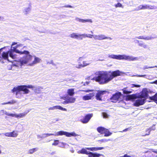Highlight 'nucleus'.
Here are the masks:
<instances>
[{"mask_svg":"<svg viewBox=\"0 0 157 157\" xmlns=\"http://www.w3.org/2000/svg\"><path fill=\"white\" fill-rule=\"evenodd\" d=\"M124 73L117 70L114 71H98L95 73L96 76L93 79L100 84H104L108 83L115 77L121 75Z\"/></svg>","mask_w":157,"mask_h":157,"instance_id":"f257e3e1","label":"nucleus"},{"mask_svg":"<svg viewBox=\"0 0 157 157\" xmlns=\"http://www.w3.org/2000/svg\"><path fill=\"white\" fill-rule=\"evenodd\" d=\"M148 96L147 93L143 90L141 95V97L138 98L135 94H133L128 95L126 97V98L128 100H133L138 98L134 103V105L135 106L138 107L143 105L144 103L146 98Z\"/></svg>","mask_w":157,"mask_h":157,"instance_id":"f03ea898","label":"nucleus"},{"mask_svg":"<svg viewBox=\"0 0 157 157\" xmlns=\"http://www.w3.org/2000/svg\"><path fill=\"white\" fill-rule=\"evenodd\" d=\"M16 53L20 54H25L22 58L20 60V63L21 66L25 64H27L29 66V64L31 63V61L33 59V56L29 54V52L26 50L23 51H20L18 50L15 49Z\"/></svg>","mask_w":157,"mask_h":157,"instance_id":"7ed1b4c3","label":"nucleus"},{"mask_svg":"<svg viewBox=\"0 0 157 157\" xmlns=\"http://www.w3.org/2000/svg\"><path fill=\"white\" fill-rule=\"evenodd\" d=\"M13 93L16 92V97L18 98H21L22 94H26L29 92V90L27 89V85L18 86L14 87L12 90Z\"/></svg>","mask_w":157,"mask_h":157,"instance_id":"20e7f679","label":"nucleus"},{"mask_svg":"<svg viewBox=\"0 0 157 157\" xmlns=\"http://www.w3.org/2000/svg\"><path fill=\"white\" fill-rule=\"evenodd\" d=\"M108 57L109 58L118 60L124 59L129 61H133L138 60L137 57H134L132 56H127L126 55H115L112 54L109 55Z\"/></svg>","mask_w":157,"mask_h":157,"instance_id":"39448f33","label":"nucleus"},{"mask_svg":"<svg viewBox=\"0 0 157 157\" xmlns=\"http://www.w3.org/2000/svg\"><path fill=\"white\" fill-rule=\"evenodd\" d=\"M86 148H82L81 150L78 151V153L79 154H85L88 155L89 157H99L102 155L101 154L97 153H93L87 151V149Z\"/></svg>","mask_w":157,"mask_h":157,"instance_id":"423d86ee","label":"nucleus"},{"mask_svg":"<svg viewBox=\"0 0 157 157\" xmlns=\"http://www.w3.org/2000/svg\"><path fill=\"white\" fill-rule=\"evenodd\" d=\"M51 135L54 136H62L64 135L67 137H70L71 136H76L78 135L75 133V132H64L63 131H60L57 132L54 134L53 133H51Z\"/></svg>","mask_w":157,"mask_h":157,"instance_id":"0eeeda50","label":"nucleus"},{"mask_svg":"<svg viewBox=\"0 0 157 157\" xmlns=\"http://www.w3.org/2000/svg\"><path fill=\"white\" fill-rule=\"evenodd\" d=\"M22 45H23L21 44H17L15 47H13L12 46L10 52V57L13 59H15L16 58L15 55L14 54V52H16L14 50L15 49H16V50H17V48L19 46H22Z\"/></svg>","mask_w":157,"mask_h":157,"instance_id":"6e6552de","label":"nucleus"},{"mask_svg":"<svg viewBox=\"0 0 157 157\" xmlns=\"http://www.w3.org/2000/svg\"><path fill=\"white\" fill-rule=\"evenodd\" d=\"M121 93L120 92H118L113 95L110 98L112 102H116L117 101L120 97L121 96Z\"/></svg>","mask_w":157,"mask_h":157,"instance_id":"1a4fd4ad","label":"nucleus"},{"mask_svg":"<svg viewBox=\"0 0 157 157\" xmlns=\"http://www.w3.org/2000/svg\"><path fill=\"white\" fill-rule=\"evenodd\" d=\"M27 88H32V90L35 93L39 94L41 92V89H43V88L40 86H33L31 85H27Z\"/></svg>","mask_w":157,"mask_h":157,"instance_id":"9d476101","label":"nucleus"},{"mask_svg":"<svg viewBox=\"0 0 157 157\" xmlns=\"http://www.w3.org/2000/svg\"><path fill=\"white\" fill-rule=\"evenodd\" d=\"M93 116V114H89L86 115L85 117L81 120V121L83 124L87 123Z\"/></svg>","mask_w":157,"mask_h":157,"instance_id":"9b49d317","label":"nucleus"},{"mask_svg":"<svg viewBox=\"0 0 157 157\" xmlns=\"http://www.w3.org/2000/svg\"><path fill=\"white\" fill-rule=\"evenodd\" d=\"M33 57H34V59L31 63L29 64V66H33L36 63H40L41 61V59L39 57L36 56H34Z\"/></svg>","mask_w":157,"mask_h":157,"instance_id":"f8f14e48","label":"nucleus"},{"mask_svg":"<svg viewBox=\"0 0 157 157\" xmlns=\"http://www.w3.org/2000/svg\"><path fill=\"white\" fill-rule=\"evenodd\" d=\"M106 91H99L98 92V93L96 94V98L97 100L101 101L102 100L101 96H102L105 94L106 92Z\"/></svg>","mask_w":157,"mask_h":157,"instance_id":"ddd939ff","label":"nucleus"},{"mask_svg":"<svg viewBox=\"0 0 157 157\" xmlns=\"http://www.w3.org/2000/svg\"><path fill=\"white\" fill-rule=\"evenodd\" d=\"M64 100H67V103L70 104L74 103L76 99L74 97L67 96L64 98Z\"/></svg>","mask_w":157,"mask_h":157,"instance_id":"4468645a","label":"nucleus"},{"mask_svg":"<svg viewBox=\"0 0 157 157\" xmlns=\"http://www.w3.org/2000/svg\"><path fill=\"white\" fill-rule=\"evenodd\" d=\"M59 109L63 111H67V110L66 109L62 107L60 105H56L53 107H50L48 108V109L50 110H54L55 109Z\"/></svg>","mask_w":157,"mask_h":157,"instance_id":"2eb2a0df","label":"nucleus"},{"mask_svg":"<svg viewBox=\"0 0 157 157\" xmlns=\"http://www.w3.org/2000/svg\"><path fill=\"white\" fill-rule=\"evenodd\" d=\"M95 94L92 93L87 94L82 97V99L84 100H88L91 99V98L94 96Z\"/></svg>","mask_w":157,"mask_h":157,"instance_id":"dca6fc26","label":"nucleus"},{"mask_svg":"<svg viewBox=\"0 0 157 157\" xmlns=\"http://www.w3.org/2000/svg\"><path fill=\"white\" fill-rule=\"evenodd\" d=\"M75 20L77 21L81 22L83 23H85L86 22H92V21L90 19H80L78 17H76L75 19Z\"/></svg>","mask_w":157,"mask_h":157,"instance_id":"f3484780","label":"nucleus"},{"mask_svg":"<svg viewBox=\"0 0 157 157\" xmlns=\"http://www.w3.org/2000/svg\"><path fill=\"white\" fill-rule=\"evenodd\" d=\"M28 112L27 113H19L18 114H12V113L11 117H15L17 118L20 117V118H22L25 117Z\"/></svg>","mask_w":157,"mask_h":157,"instance_id":"a211bd4d","label":"nucleus"},{"mask_svg":"<svg viewBox=\"0 0 157 157\" xmlns=\"http://www.w3.org/2000/svg\"><path fill=\"white\" fill-rule=\"evenodd\" d=\"M86 149L89 150H90L92 151H97L98 150H101L104 149V147H86Z\"/></svg>","mask_w":157,"mask_h":157,"instance_id":"6ab92c4d","label":"nucleus"},{"mask_svg":"<svg viewBox=\"0 0 157 157\" xmlns=\"http://www.w3.org/2000/svg\"><path fill=\"white\" fill-rule=\"evenodd\" d=\"M99 40H102L106 39H109L110 40H111L112 39V38L106 36L103 34L99 35Z\"/></svg>","mask_w":157,"mask_h":157,"instance_id":"aec40b11","label":"nucleus"},{"mask_svg":"<svg viewBox=\"0 0 157 157\" xmlns=\"http://www.w3.org/2000/svg\"><path fill=\"white\" fill-rule=\"evenodd\" d=\"M31 10V6L29 4V6L28 7L25 8L24 10V13L25 14H27L29 13Z\"/></svg>","mask_w":157,"mask_h":157,"instance_id":"412c9836","label":"nucleus"},{"mask_svg":"<svg viewBox=\"0 0 157 157\" xmlns=\"http://www.w3.org/2000/svg\"><path fill=\"white\" fill-rule=\"evenodd\" d=\"M155 125H153L151 127L147 129V131H148V133H146L145 135H143V136H145L147 135H149L150 134V132L151 130H155Z\"/></svg>","mask_w":157,"mask_h":157,"instance_id":"4be33fe9","label":"nucleus"},{"mask_svg":"<svg viewBox=\"0 0 157 157\" xmlns=\"http://www.w3.org/2000/svg\"><path fill=\"white\" fill-rule=\"evenodd\" d=\"M105 129L106 128H105L100 127L98 128L97 130L98 132L101 134H102L104 133Z\"/></svg>","mask_w":157,"mask_h":157,"instance_id":"5701e85b","label":"nucleus"},{"mask_svg":"<svg viewBox=\"0 0 157 157\" xmlns=\"http://www.w3.org/2000/svg\"><path fill=\"white\" fill-rule=\"evenodd\" d=\"M157 8V7L154 6H151L148 4L146 5V9L155 10Z\"/></svg>","mask_w":157,"mask_h":157,"instance_id":"b1692460","label":"nucleus"},{"mask_svg":"<svg viewBox=\"0 0 157 157\" xmlns=\"http://www.w3.org/2000/svg\"><path fill=\"white\" fill-rule=\"evenodd\" d=\"M0 114L1 115H3L4 114L10 116H11L12 113H10L6 112L5 110L2 109L0 111Z\"/></svg>","mask_w":157,"mask_h":157,"instance_id":"393cba45","label":"nucleus"},{"mask_svg":"<svg viewBox=\"0 0 157 157\" xmlns=\"http://www.w3.org/2000/svg\"><path fill=\"white\" fill-rule=\"evenodd\" d=\"M74 91L73 89H69L67 90V93L70 96H72L75 94Z\"/></svg>","mask_w":157,"mask_h":157,"instance_id":"a878e982","label":"nucleus"},{"mask_svg":"<svg viewBox=\"0 0 157 157\" xmlns=\"http://www.w3.org/2000/svg\"><path fill=\"white\" fill-rule=\"evenodd\" d=\"M145 9H146V5H140L138 7L137 9H136L135 10L138 11L141 10Z\"/></svg>","mask_w":157,"mask_h":157,"instance_id":"bb28decb","label":"nucleus"},{"mask_svg":"<svg viewBox=\"0 0 157 157\" xmlns=\"http://www.w3.org/2000/svg\"><path fill=\"white\" fill-rule=\"evenodd\" d=\"M38 150V147H36L33 148H32L30 149L28 152V153L32 154L34 152L37 151Z\"/></svg>","mask_w":157,"mask_h":157,"instance_id":"cd10ccee","label":"nucleus"},{"mask_svg":"<svg viewBox=\"0 0 157 157\" xmlns=\"http://www.w3.org/2000/svg\"><path fill=\"white\" fill-rule=\"evenodd\" d=\"M104 134H105V136H110L112 133L110 132L108 129L106 128Z\"/></svg>","mask_w":157,"mask_h":157,"instance_id":"c85d7f7f","label":"nucleus"},{"mask_svg":"<svg viewBox=\"0 0 157 157\" xmlns=\"http://www.w3.org/2000/svg\"><path fill=\"white\" fill-rule=\"evenodd\" d=\"M150 99L157 102V93L155 94L153 96L150 97Z\"/></svg>","mask_w":157,"mask_h":157,"instance_id":"c756f323","label":"nucleus"},{"mask_svg":"<svg viewBox=\"0 0 157 157\" xmlns=\"http://www.w3.org/2000/svg\"><path fill=\"white\" fill-rule=\"evenodd\" d=\"M83 38H84V34H77V39L82 40Z\"/></svg>","mask_w":157,"mask_h":157,"instance_id":"7c9ffc66","label":"nucleus"},{"mask_svg":"<svg viewBox=\"0 0 157 157\" xmlns=\"http://www.w3.org/2000/svg\"><path fill=\"white\" fill-rule=\"evenodd\" d=\"M77 33H73L71 34L69 36L71 38L77 39Z\"/></svg>","mask_w":157,"mask_h":157,"instance_id":"2f4dec72","label":"nucleus"},{"mask_svg":"<svg viewBox=\"0 0 157 157\" xmlns=\"http://www.w3.org/2000/svg\"><path fill=\"white\" fill-rule=\"evenodd\" d=\"M155 38V37H152L151 36H149L144 37V40H149L154 39Z\"/></svg>","mask_w":157,"mask_h":157,"instance_id":"473e14b6","label":"nucleus"},{"mask_svg":"<svg viewBox=\"0 0 157 157\" xmlns=\"http://www.w3.org/2000/svg\"><path fill=\"white\" fill-rule=\"evenodd\" d=\"M122 90L123 93L124 94H129L132 93V91L128 90L126 88H124Z\"/></svg>","mask_w":157,"mask_h":157,"instance_id":"72a5a7b5","label":"nucleus"},{"mask_svg":"<svg viewBox=\"0 0 157 157\" xmlns=\"http://www.w3.org/2000/svg\"><path fill=\"white\" fill-rule=\"evenodd\" d=\"M10 137H16L18 135L14 131L10 132Z\"/></svg>","mask_w":157,"mask_h":157,"instance_id":"f704fd0d","label":"nucleus"},{"mask_svg":"<svg viewBox=\"0 0 157 157\" xmlns=\"http://www.w3.org/2000/svg\"><path fill=\"white\" fill-rule=\"evenodd\" d=\"M138 45L141 47H143L144 48H146L147 47V44H145L144 43H139Z\"/></svg>","mask_w":157,"mask_h":157,"instance_id":"c9c22d12","label":"nucleus"},{"mask_svg":"<svg viewBox=\"0 0 157 157\" xmlns=\"http://www.w3.org/2000/svg\"><path fill=\"white\" fill-rule=\"evenodd\" d=\"M93 36L94 35H93L84 34V38L87 37L90 38H92L93 37Z\"/></svg>","mask_w":157,"mask_h":157,"instance_id":"e433bc0d","label":"nucleus"},{"mask_svg":"<svg viewBox=\"0 0 157 157\" xmlns=\"http://www.w3.org/2000/svg\"><path fill=\"white\" fill-rule=\"evenodd\" d=\"M84 67H86L88 65H89L90 64V63L89 62L86 61H83L82 63Z\"/></svg>","mask_w":157,"mask_h":157,"instance_id":"4c0bfd02","label":"nucleus"},{"mask_svg":"<svg viewBox=\"0 0 157 157\" xmlns=\"http://www.w3.org/2000/svg\"><path fill=\"white\" fill-rule=\"evenodd\" d=\"M154 67H157V66H154V67H148V66L145 65V66H144V67H143V69L144 70H145L146 69L152 68H153Z\"/></svg>","mask_w":157,"mask_h":157,"instance_id":"58836bf2","label":"nucleus"},{"mask_svg":"<svg viewBox=\"0 0 157 157\" xmlns=\"http://www.w3.org/2000/svg\"><path fill=\"white\" fill-rule=\"evenodd\" d=\"M110 140H109V139L107 140V139H101V140H99L98 141L99 142H100L101 143H104V142H107L108 141H110Z\"/></svg>","mask_w":157,"mask_h":157,"instance_id":"ea45409f","label":"nucleus"},{"mask_svg":"<svg viewBox=\"0 0 157 157\" xmlns=\"http://www.w3.org/2000/svg\"><path fill=\"white\" fill-rule=\"evenodd\" d=\"M17 101L15 100H12L11 101L8 102V104H13L16 103Z\"/></svg>","mask_w":157,"mask_h":157,"instance_id":"a19ab883","label":"nucleus"},{"mask_svg":"<svg viewBox=\"0 0 157 157\" xmlns=\"http://www.w3.org/2000/svg\"><path fill=\"white\" fill-rule=\"evenodd\" d=\"M66 144L64 143L63 142L60 143L59 144L58 146L61 147H64L65 145Z\"/></svg>","mask_w":157,"mask_h":157,"instance_id":"79ce46f5","label":"nucleus"},{"mask_svg":"<svg viewBox=\"0 0 157 157\" xmlns=\"http://www.w3.org/2000/svg\"><path fill=\"white\" fill-rule=\"evenodd\" d=\"M115 7L116 8L117 7H122V4L119 3H118L117 4H116L115 5Z\"/></svg>","mask_w":157,"mask_h":157,"instance_id":"37998d69","label":"nucleus"},{"mask_svg":"<svg viewBox=\"0 0 157 157\" xmlns=\"http://www.w3.org/2000/svg\"><path fill=\"white\" fill-rule=\"evenodd\" d=\"M76 67L78 68H80L81 67H84V66L83 64H79L78 65H77Z\"/></svg>","mask_w":157,"mask_h":157,"instance_id":"c03bdc74","label":"nucleus"},{"mask_svg":"<svg viewBox=\"0 0 157 157\" xmlns=\"http://www.w3.org/2000/svg\"><path fill=\"white\" fill-rule=\"evenodd\" d=\"M59 141L58 140H54V142L52 143V145H55L56 146L58 144Z\"/></svg>","mask_w":157,"mask_h":157,"instance_id":"a18cd8bd","label":"nucleus"},{"mask_svg":"<svg viewBox=\"0 0 157 157\" xmlns=\"http://www.w3.org/2000/svg\"><path fill=\"white\" fill-rule=\"evenodd\" d=\"M102 115L103 117L104 118H106L108 117V115L105 113H102Z\"/></svg>","mask_w":157,"mask_h":157,"instance_id":"49530a36","label":"nucleus"},{"mask_svg":"<svg viewBox=\"0 0 157 157\" xmlns=\"http://www.w3.org/2000/svg\"><path fill=\"white\" fill-rule=\"evenodd\" d=\"M140 86L139 85H136L134 84H132L131 85V87L133 88L134 87H139Z\"/></svg>","mask_w":157,"mask_h":157,"instance_id":"de8ad7c7","label":"nucleus"},{"mask_svg":"<svg viewBox=\"0 0 157 157\" xmlns=\"http://www.w3.org/2000/svg\"><path fill=\"white\" fill-rule=\"evenodd\" d=\"M39 32L40 33H46V31L45 29H43L41 30H38Z\"/></svg>","mask_w":157,"mask_h":157,"instance_id":"09e8293b","label":"nucleus"},{"mask_svg":"<svg viewBox=\"0 0 157 157\" xmlns=\"http://www.w3.org/2000/svg\"><path fill=\"white\" fill-rule=\"evenodd\" d=\"M134 76H136L138 77H144V78H147L146 77V75H134Z\"/></svg>","mask_w":157,"mask_h":157,"instance_id":"8fccbe9b","label":"nucleus"},{"mask_svg":"<svg viewBox=\"0 0 157 157\" xmlns=\"http://www.w3.org/2000/svg\"><path fill=\"white\" fill-rule=\"evenodd\" d=\"M99 35H94L93 36V38L95 40H99Z\"/></svg>","mask_w":157,"mask_h":157,"instance_id":"3c124183","label":"nucleus"},{"mask_svg":"<svg viewBox=\"0 0 157 157\" xmlns=\"http://www.w3.org/2000/svg\"><path fill=\"white\" fill-rule=\"evenodd\" d=\"M10 132L4 133L3 134H4L6 136L10 137Z\"/></svg>","mask_w":157,"mask_h":157,"instance_id":"603ef678","label":"nucleus"},{"mask_svg":"<svg viewBox=\"0 0 157 157\" xmlns=\"http://www.w3.org/2000/svg\"><path fill=\"white\" fill-rule=\"evenodd\" d=\"M133 1H129L128 3H126V4L128 5H129L130 6H131L133 4Z\"/></svg>","mask_w":157,"mask_h":157,"instance_id":"864d4df0","label":"nucleus"},{"mask_svg":"<svg viewBox=\"0 0 157 157\" xmlns=\"http://www.w3.org/2000/svg\"><path fill=\"white\" fill-rule=\"evenodd\" d=\"M136 38L138 39L144 40V37L143 36H139L138 37H136Z\"/></svg>","mask_w":157,"mask_h":157,"instance_id":"5fc2aeb1","label":"nucleus"},{"mask_svg":"<svg viewBox=\"0 0 157 157\" xmlns=\"http://www.w3.org/2000/svg\"><path fill=\"white\" fill-rule=\"evenodd\" d=\"M47 137L46 134H42V136H40V138H44Z\"/></svg>","mask_w":157,"mask_h":157,"instance_id":"6e6d98bb","label":"nucleus"},{"mask_svg":"<svg viewBox=\"0 0 157 157\" xmlns=\"http://www.w3.org/2000/svg\"><path fill=\"white\" fill-rule=\"evenodd\" d=\"M63 7H66V8H67V7H69V8H73V7L71 5H67V6H63Z\"/></svg>","mask_w":157,"mask_h":157,"instance_id":"4d7b16f0","label":"nucleus"},{"mask_svg":"<svg viewBox=\"0 0 157 157\" xmlns=\"http://www.w3.org/2000/svg\"><path fill=\"white\" fill-rule=\"evenodd\" d=\"M93 91L92 90H82V91H85L86 92H92Z\"/></svg>","mask_w":157,"mask_h":157,"instance_id":"13d9d810","label":"nucleus"},{"mask_svg":"<svg viewBox=\"0 0 157 157\" xmlns=\"http://www.w3.org/2000/svg\"><path fill=\"white\" fill-rule=\"evenodd\" d=\"M62 103L63 104H64V105L68 104V103H67V101L66 100H65V101L63 102H62Z\"/></svg>","mask_w":157,"mask_h":157,"instance_id":"bf43d9fd","label":"nucleus"},{"mask_svg":"<svg viewBox=\"0 0 157 157\" xmlns=\"http://www.w3.org/2000/svg\"><path fill=\"white\" fill-rule=\"evenodd\" d=\"M129 129V128H126L125 129H124V130L122 131H121V132H126L127 131H128Z\"/></svg>","mask_w":157,"mask_h":157,"instance_id":"052dcab7","label":"nucleus"},{"mask_svg":"<svg viewBox=\"0 0 157 157\" xmlns=\"http://www.w3.org/2000/svg\"><path fill=\"white\" fill-rule=\"evenodd\" d=\"M152 151L153 152L157 154V151H156L155 150L153 149L152 150Z\"/></svg>","mask_w":157,"mask_h":157,"instance_id":"680f3d73","label":"nucleus"},{"mask_svg":"<svg viewBox=\"0 0 157 157\" xmlns=\"http://www.w3.org/2000/svg\"><path fill=\"white\" fill-rule=\"evenodd\" d=\"M17 43L16 42H13L12 43V44L11 45L12 46L14 45L15 44H17Z\"/></svg>","mask_w":157,"mask_h":157,"instance_id":"e2e57ef3","label":"nucleus"},{"mask_svg":"<svg viewBox=\"0 0 157 157\" xmlns=\"http://www.w3.org/2000/svg\"><path fill=\"white\" fill-rule=\"evenodd\" d=\"M1 104L2 105H5L8 104V102H5V103H2Z\"/></svg>","mask_w":157,"mask_h":157,"instance_id":"0e129e2a","label":"nucleus"},{"mask_svg":"<svg viewBox=\"0 0 157 157\" xmlns=\"http://www.w3.org/2000/svg\"><path fill=\"white\" fill-rule=\"evenodd\" d=\"M89 82H86V83H85L84 84V85H84V86H85V85H86H86H88V84H89Z\"/></svg>","mask_w":157,"mask_h":157,"instance_id":"69168bd1","label":"nucleus"},{"mask_svg":"<svg viewBox=\"0 0 157 157\" xmlns=\"http://www.w3.org/2000/svg\"><path fill=\"white\" fill-rule=\"evenodd\" d=\"M46 134V136H48L51 135V134L47 133V134Z\"/></svg>","mask_w":157,"mask_h":157,"instance_id":"338daca9","label":"nucleus"},{"mask_svg":"<svg viewBox=\"0 0 157 157\" xmlns=\"http://www.w3.org/2000/svg\"><path fill=\"white\" fill-rule=\"evenodd\" d=\"M152 83L157 84V80L154 82Z\"/></svg>","mask_w":157,"mask_h":157,"instance_id":"774afa93","label":"nucleus"}]
</instances>
